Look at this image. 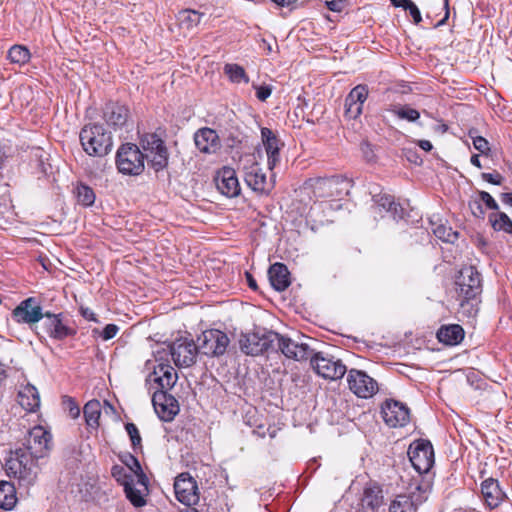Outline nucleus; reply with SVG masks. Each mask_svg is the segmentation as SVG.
<instances>
[{
  "label": "nucleus",
  "mask_w": 512,
  "mask_h": 512,
  "mask_svg": "<svg viewBox=\"0 0 512 512\" xmlns=\"http://www.w3.org/2000/svg\"><path fill=\"white\" fill-rule=\"evenodd\" d=\"M77 201L83 206H91L95 202V193L93 189L85 184H79L76 187Z\"/></svg>",
  "instance_id": "41"
},
{
  "label": "nucleus",
  "mask_w": 512,
  "mask_h": 512,
  "mask_svg": "<svg viewBox=\"0 0 512 512\" xmlns=\"http://www.w3.org/2000/svg\"><path fill=\"white\" fill-rule=\"evenodd\" d=\"M202 16V13L191 9L182 10L179 13L180 21L185 23L189 28L197 26L200 23Z\"/></svg>",
  "instance_id": "44"
},
{
  "label": "nucleus",
  "mask_w": 512,
  "mask_h": 512,
  "mask_svg": "<svg viewBox=\"0 0 512 512\" xmlns=\"http://www.w3.org/2000/svg\"><path fill=\"white\" fill-rule=\"evenodd\" d=\"M246 279H247L248 286L252 290L256 291L258 289L257 282L249 272H246Z\"/></svg>",
  "instance_id": "58"
},
{
  "label": "nucleus",
  "mask_w": 512,
  "mask_h": 512,
  "mask_svg": "<svg viewBox=\"0 0 512 512\" xmlns=\"http://www.w3.org/2000/svg\"><path fill=\"white\" fill-rule=\"evenodd\" d=\"M388 110L398 118L408 122H416L420 118V113L408 105H391Z\"/></svg>",
  "instance_id": "38"
},
{
  "label": "nucleus",
  "mask_w": 512,
  "mask_h": 512,
  "mask_svg": "<svg viewBox=\"0 0 512 512\" xmlns=\"http://www.w3.org/2000/svg\"><path fill=\"white\" fill-rule=\"evenodd\" d=\"M79 138L83 150L90 156L104 157L113 147L111 133L100 124L85 125L80 131Z\"/></svg>",
  "instance_id": "3"
},
{
  "label": "nucleus",
  "mask_w": 512,
  "mask_h": 512,
  "mask_svg": "<svg viewBox=\"0 0 512 512\" xmlns=\"http://www.w3.org/2000/svg\"><path fill=\"white\" fill-rule=\"evenodd\" d=\"M116 164L123 174L139 175L144 170V154L133 143L123 144L117 151Z\"/></svg>",
  "instance_id": "7"
},
{
  "label": "nucleus",
  "mask_w": 512,
  "mask_h": 512,
  "mask_svg": "<svg viewBox=\"0 0 512 512\" xmlns=\"http://www.w3.org/2000/svg\"><path fill=\"white\" fill-rule=\"evenodd\" d=\"M125 430L129 435L133 449L136 450L137 448H141L142 439L137 426L134 423H127L125 425Z\"/></svg>",
  "instance_id": "46"
},
{
  "label": "nucleus",
  "mask_w": 512,
  "mask_h": 512,
  "mask_svg": "<svg viewBox=\"0 0 512 512\" xmlns=\"http://www.w3.org/2000/svg\"><path fill=\"white\" fill-rule=\"evenodd\" d=\"M194 142L197 149L206 154L216 153L221 142L217 132L211 128H201L194 134Z\"/></svg>",
  "instance_id": "24"
},
{
  "label": "nucleus",
  "mask_w": 512,
  "mask_h": 512,
  "mask_svg": "<svg viewBox=\"0 0 512 512\" xmlns=\"http://www.w3.org/2000/svg\"><path fill=\"white\" fill-rule=\"evenodd\" d=\"M375 210L377 213L383 211L388 213L394 220L403 218L404 209L399 203L394 201L393 196L389 194H379L374 196Z\"/></svg>",
  "instance_id": "27"
},
{
  "label": "nucleus",
  "mask_w": 512,
  "mask_h": 512,
  "mask_svg": "<svg viewBox=\"0 0 512 512\" xmlns=\"http://www.w3.org/2000/svg\"><path fill=\"white\" fill-rule=\"evenodd\" d=\"M244 169L245 182L253 191L261 194H268L271 191L273 185L267 181L266 174L257 162Z\"/></svg>",
  "instance_id": "22"
},
{
  "label": "nucleus",
  "mask_w": 512,
  "mask_h": 512,
  "mask_svg": "<svg viewBox=\"0 0 512 512\" xmlns=\"http://www.w3.org/2000/svg\"><path fill=\"white\" fill-rule=\"evenodd\" d=\"M177 379V372L171 365H168L165 372H162V376L155 378V384L158 385V390H168L176 384Z\"/></svg>",
  "instance_id": "36"
},
{
  "label": "nucleus",
  "mask_w": 512,
  "mask_h": 512,
  "mask_svg": "<svg viewBox=\"0 0 512 512\" xmlns=\"http://www.w3.org/2000/svg\"><path fill=\"white\" fill-rule=\"evenodd\" d=\"M118 331L119 327L116 324H108L101 332V337L103 340H110L117 335Z\"/></svg>",
  "instance_id": "52"
},
{
  "label": "nucleus",
  "mask_w": 512,
  "mask_h": 512,
  "mask_svg": "<svg viewBox=\"0 0 512 512\" xmlns=\"http://www.w3.org/2000/svg\"><path fill=\"white\" fill-rule=\"evenodd\" d=\"M129 110L119 103H108L104 108V119L115 130L122 128L128 120Z\"/></svg>",
  "instance_id": "26"
},
{
  "label": "nucleus",
  "mask_w": 512,
  "mask_h": 512,
  "mask_svg": "<svg viewBox=\"0 0 512 512\" xmlns=\"http://www.w3.org/2000/svg\"><path fill=\"white\" fill-rule=\"evenodd\" d=\"M280 7H289L297 2V0H271Z\"/></svg>",
  "instance_id": "61"
},
{
  "label": "nucleus",
  "mask_w": 512,
  "mask_h": 512,
  "mask_svg": "<svg viewBox=\"0 0 512 512\" xmlns=\"http://www.w3.org/2000/svg\"><path fill=\"white\" fill-rule=\"evenodd\" d=\"M111 474L124 488L131 485V482L136 478L134 475L127 473L126 469L120 465H114L111 469Z\"/></svg>",
  "instance_id": "43"
},
{
  "label": "nucleus",
  "mask_w": 512,
  "mask_h": 512,
  "mask_svg": "<svg viewBox=\"0 0 512 512\" xmlns=\"http://www.w3.org/2000/svg\"><path fill=\"white\" fill-rule=\"evenodd\" d=\"M7 160V153L4 145L0 143V170L4 167Z\"/></svg>",
  "instance_id": "59"
},
{
  "label": "nucleus",
  "mask_w": 512,
  "mask_h": 512,
  "mask_svg": "<svg viewBox=\"0 0 512 512\" xmlns=\"http://www.w3.org/2000/svg\"><path fill=\"white\" fill-rule=\"evenodd\" d=\"M268 277L272 287L282 292L286 290L290 285V273L288 268L283 263H274L268 270Z\"/></svg>",
  "instance_id": "28"
},
{
  "label": "nucleus",
  "mask_w": 512,
  "mask_h": 512,
  "mask_svg": "<svg viewBox=\"0 0 512 512\" xmlns=\"http://www.w3.org/2000/svg\"><path fill=\"white\" fill-rule=\"evenodd\" d=\"M262 143L267 154V165L273 170L280 162V148L283 143L280 142L276 134L269 128L261 129Z\"/></svg>",
  "instance_id": "23"
},
{
  "label": "nucleus",
  "mask_w": 512,
  "mask_h": 512,
  "mask_svg": "<svg viewBox=\"0 0 512 512\" xmlns=\"http://www.w3.org/2000/svg\"><path fill=\"white\" fill-rule=\"evenodd\" d=\"M367 97L368 88L366 85L355 86L345 98V116L349 119H356L360 116Z\"/></svg>",
  "instance_id": "21"
},
{
  "label": "nucleus",
  "mask_w": 512,
  "mask_h": 512,
  "mask_svg": "<svg viewBox=\"0 0 512 512\" xmlns=\"http://www.w3.org/2000/svg\"><path fill=\"white\" fill-rule=\"evenodd\" d=\"M253 87L256 89V97L260 101H266L272 93V87L269 85H253Z\"/></svg>",
  "instance_id": "50"
},
{
  "label": "nucleus",
  "mask_w": 512,
  "mask_h": 512,
  "mask_svg": "<svg viewBox=\"0 0 512 512\" xmlns=\"http://www.w3.org/2000/svg\"><path fill=\"white\" fill-rule=\"evenodd\" d=\"M434 235L442 241L453 242L458 237V233L453 231L451 227L438 225L433 229Z\"/></svg>",
  "instance_id": "45"
},
{
  "label": "nucleus",
  "mask_w": 512,
  "mask_h": 512,
  "mask_svg": "<svg viewBox=\"0 0 512 512\" xmlns=\"http://www.w3.org/2000/svg\"><path fill=\"white\" fill-rule=\"evenodd\" d=\"M197 343L200 353L208 357H219L227 351L230 339L221 330L209 329L198 336Z\"/></svg>",
  "instance_id": "10"
},
{
  "label": "nucleus",
  "mask_w": 512,
  "mask_h": 512,
  "mask_svg": "<svg viewBox=\"0 0 512 512\" xmlns=\"http://www.w3.org/2000/svg\"><path fill=\"white\" fill-rule=\"evenodd\" d=\"M224 74L228 76L232 83H248L249 77L244 68L238 64L228 63L225 64Z\"/></svg>",
  "instance_id": "35"
},
{
  "label": "nucleus",
  "mask_w": 512,
  "mask_h": 512,
  "mask_svg": "<svg viewBox=\"0 0 512 512\" xmlns=\"http://www.w3.org/2000/svg\"><path fill=\"white\" fill-rule=\"evenodd\" d=\"M500 198L504 204L512 207V193H502Z\"/></svg>",
  "instance_id": "62"
},
{
  "label": "nucleus",
  "mask_w": 512,
  "mask_h": 512,
  "mask_svg": "<svg viewBox=\"0 0 512 512\" xmlns=\"http://www.w3.org/2000/svg\"><path fill=\"white\" fill-rule=\"evenodd\" d=\"M481 494L485 504L491 509L497 508L506 498L498 480L494 478H487L481 483Z\"/></svg>",
  "instance_id": "25"
},
{
  "label": "nucleus",
  "mask_w": 512,
  "mask_h": 512,
  "mask_svg": "<svg viewBox=\"0 0 512 512\" xmlns=\"http://www.w3.org/2000/svg\"><path fill=\"white\" fill-rule=\"evenodd\" d=\"M81 315L88 321L97 322L95 313L89 308H81Z\"/></svg>",
  "instance_id": "57"
},
{
  "label": "nucleus",
  "mask_w": 512,
  "mask_h": 512,
  "mask_svg": "<svg viewBox=\"0 0 512 512\" xmlns=\"http://www.w3.org/2000/svg\"><path fill=\"white\" fill-rule=\"evenodd\" d=\"M174 492L176 499L188 507L196 505L200 498L197 481L189 473H181L175 478Z\"/></svg>",
  "instance_id": "13"
},
{
  "label": "nucleus",
  "mask_w": 512,
  "mask_h": 512,
  "mask_svg": "<svg viewBox=\"0 0 512 512\" xmlns=\"http://www.w3.org/2000/svg\"><path fill=\"white\" fill-rule=\"evenodd\" d=\"M11 316L15 322L32 327L43 319L44 312L39 300L35 297H29L13 309Z\"/></svg>",
  "instance_id": "14"
},
{
  "label": "nucleus",
  "mask_w": 512,
  "mask_h": 512,
  "mask_svg": "<svg viewBox=\"0 0 512 512\" xmlns=\"http://www.w3.org/2000/svg\"><path fill=\"white\" fill-rule=\"evenodd\" d=\"M479 195H480V201L484 202L485 205L487 206V208H489L491 210H495V211L499 209L497 202L494 200V198L488 192L481 191L479 193Z\"/></svg>",
  "instance_id": "51"
},
{
  "label": "nucleus",
  "mask_w": 512,
  "mask_h": 512,
  "mask_svg": "<svg viewBox=\"0 0 512 512\" xmlns=\"http://www.w3.org/2000/svg\"><path fill=\"white\" fill-rule=\"evenodd\" d=\"M44 321L42 322V328L45 333L54 340H64L69 336H74L76 330L70 327L64 320L63 314L44 312Z\"/></svg>",
  "instance_id": "16"
},
{
  "label": "nucleus",
  "mask_w": 512,
  "mask_h": 512,
  "mask_svg": "<svg viewBox=\"0 0 512 512\" xmlns=\"http://www.w3.org/2000/svg\"><path fill=\"white\" fill-rule=\"evenodd\" d=\"M123 462L129 468L130 474L137 478V484H143L142 481L146 480L147 476L144 474L138 459L128 454L125 456V459H123Z\"/></svg>",
  "instance_id": "42"
},
{
  "label": "nucleus",
  "mask_w": 512,
  "mask_h": 512,
  "mask_svg": "<svg viewBox=\"0 0 512 512\" xmlns=\"http://www.w3.org/2000/svg\"><path fill=\"white\" fill-rule=\"evenodd\" d=\"M17 503L16 489L8 481H0V508L11 510Z\"/></svg>",
  "instance_id": "33"
},
{
  "label": "nucleus",
  "mask_w": 512,
  "mask_h": 512,
  "mask_svg": "<svg viewBox=\"0 0 512 512\" xmlns=\"http://www.w3.org/2000/svg\"><path fill=\"white\" fill-rule=\"evenodd\" d=\"M306 188L312 191L316 200L323 198H340L347 195L351 182L344 176L335 175L331 177H318L309 179Z\"/></svg>",
  "instance_id": "4"
},
{
  "label": "nucleus",
  "mask_w": 512,
  "mask_h": 512,
  "mask_svg": "<svg viewBox=\"0 0 512 512\" xmlns=\"http://www.w3.org/2000/svg\"><path fill=\"white\" fill-rule=\"evenodd\" d=\"M18 403L28 412H35L40 406V396L35 386L27 384L18 392Z\"/></svg>",
  "instance_id": "29"
},
{
  "label": "nucleus",
  "mask_w": 512,
  "mask_h": 512,
  "mask_svg": "<svg viewBox=\"0 0 512 512\" xmlns=\"http://www.w3.org/2000/svg\"><path fill=\"white\" fill-rule=\"evenodd\" d=\"M63 404L66 406V408L69 411V415L73 419L79 417V415H80V408H79V406L77 405V403L75 402V400L73 398L65 396L63 398Z\"/></svg>",
  "instance_id": "48"
},
{
  "label": "nucleus",
  "mask_w": 512,
  "mask_h": 512,
  "mask_svg": "<svg viewBox=\"0 0 512 512\" xmlns=\"http://www.w3.org/2000/svg\"><path fill=\"white\" fill-rule=\"evenodd\" d=\"M37 461V458L20 447L9 453L5 460V471L10 478L18 480L19 485L28 487L37 479L39 472Z\"/></svg>",
  "instance_id": "2"
},
{
  "label": "nucleus",
  "mask_w": 512,
  "mask_h": 512,
  "mask_svg": "<svg viewBox=\"0 0 512 512\" xmlns=\"http://www.w3.org/2000/svg\"><path fill=\"white\" fill-rule=\"evenodd\" d=\"M83 414L86 424L91 428L97 429L101 416L100 402L95 399L88 401L83 408Z\"/></svg>",
  "instance_id": "34"
},
{
  "label": "nucleus",
  "mask_w": 512,
  "mask_h": 512,
  "mask_svg": "<svg viewBox=\"0 0 512 512\" xmlns=\"http://www.w3.org/2000/svg\"><path fill=\"white\" fill-rule=\"evenodd\" d=\"M198 344L192 339L182 338L168 345L167 348L157 351L159 360H167L171 356L175 365L179 368L190 367L196 362L199 353Z\"/></svg>",
  "instance_id": "5"
},
{
  "label": "nucleus",
  "mask_w": 512,
  "mask_h": 512,
  "mask_svg": "<svg viewBox=\"0 0 512 512\" xmlns=\"http://www.w3.org/2000/svg\"><path fill=\"white\" fill-rule=\"evenodd\" d=\"M414 2L411 1V0H398V5H396V7H401L403 8L404 10H407V8H410V6L413 4Z\"/></svg>",
  "instance_id": "63"
},
{
  "label": "nucleus",
  "mask_w": 512,
  "mask_h": 512,
  "mask_svg": "<svg viewBox=\"0 0 512 512\" xmlns=\"http://www.w3.org/2000/svg\"><path fill=\"white\" fill-rule=\"evenodd\" d=\"M7 57L12 63L24 65L30 60L31 54L25 46L14 45L9 49Z\"/></svg>",
  "instance_id": "39"
},
{
  "label": "nucleus",
  "mask_w": 512,
  "mask_h": 512,
  "mask_svg": "<svg viewBox=\"0 0 512 512\" xmlns=\"http://www.w3.org/2000/svg\"><path fill=\"white\" fill-rule=\"evenodd\" d=\"M51 435L41 426H36L29 431L26 444L22 447L26 452L37 459L43 458L50 449Z\"/></svg>",
  "instance_id": "17"
},
{
  "label": "nucleus",
  "mask_w": 512,
  "mask_h": 512,
  "mask_svg": "<svg viewBox=\"0 0 512 512\" xmlns=\"http://www.w3.org/2000/svg\"><path fill=\"white\" fill-rule=\"evenodd\" d=\"M140 143L144 151V158L156 172L166 168L168 151L160 137L154 133H148L142 136Z\"/></svg>",
  "instance_id": "6"
},
{
  "label": "nucleus",
  "mask_w": 512,
  "mask_h": 512,
  "mask_svg": "<svg viewBox=\"0 0 512 512\" xmlns=\"http://www.w3.org/2000/svg\"><path fill=\"white\" fill-rule=\"evenodd\" d=\"M383 504V494L380 487L368 486L364 489L361 506L365 512H374Z\"/></svg>",
  "instance_id": "30"
},
{
  "label": "nucleus",
  "mask_w": 512,
  "mask_h": 512,
  "mask_svg": "<svg viewBox=\"0 0 512 512\" xmlns=\"http://www.w3.org/2000/svg\"><path fill=\"white\" fill-rule=\"evenodd\" d=\"M310 363L313 370L324 379H341L347 372L346 366L340 359L323 352H313Z\"/></svg>",
  "instance_id": "9"
},
{
  "label": "nucleus",
  "mask_w": 512,
  "mask_h": 512,
  "mask_svg": "<svg viewBox=\"0 0 512 512\" xmlns=\"http://www.w3.org/2000/svg\"><path fill=\"white\" fill-rule=\"evenodd\" d=\"M409 460L419 473H427L434 465V450L431 442L425 439L415 440L408 449Z\"/></svg>",
  "instance_id": "11"
},
{
  "label": "nucleus",
  "mask_w": 512,
  "mask_h": 512,
  "mask_svg": "<svg viewBox=\"0 0 512 512\" xmlns=\"http://www.w3.org/2000/svg\"><path fill=\"white\" fill-rule=\"evenodd\" d=\"M218 191L228 198L237 197L241 188L234 169L223 167L215 177Z\"/></svg>",
  "instance_id": "20"
},
{
  "label": "nucleus",
  "mask_w": 512,
  "mask_h": 512,
  "mask_svg": "<svg viewBox=\"0 0 512 512\" xmlns=\"http://www.w3.org/2000/svg\"><path fill=\"white\" fill-rule=\"evenodd\" d=\"M418 146L421 149H423L424 151H427V152H429L433 148V146H432V144H431V142L429 140H419L418 141Z\"/></svg>",
  "instance_id": "60"
},
{
  "label": "nucleus",
  "mask_w": 512,
  "mask_h": 512,
  "mask_svg": "<svg viewBox=\"0 0 512 512\" xmlns=\"http://www.w3.org/2000/svg\"><path fill=\"white\" fill-rule=\"evenodd\" d=\"M469 207L476 217H482L484 215V211L482 209V205L480 201L470 202Z\"/></svg>",
  "instance_id": "56"
},
{
  "label": "nucleus",
  "mask_w": 512,
  "mask_h": 512,
  "mask_svg": "<svg viewBox=\"0 0 512 512\" xmlns=\"http://www.w3.org/2000/svg\"><path fill=\"white\" fill-rule=\"evenodd\" d=\"M470 162L472 165L476 166L477 168H482V165H481V162L479 159V155H477V154L472 155Z\"/></svg>",
  "instance_id": "64"
},
{
  "label": "nucleus",
  "mask_w": 512,
  "mask_h": 512,
  "mask_svg": "<svg viewBox=\"0 0 512 512\" xmlns=\"http://www.w3.org/2000/svg\"><path fill=\"white\" fill-rule=\"evenodd\" d=\"M490 221L495 230L512 233V220L504 212L491 214Z\"/></svg>",
  "instance_id": "40"
},
{
  "label": "nucleus",
  "mask_w": 512,
  "mask_h": 512,
  "mask_svg": "<svg viewBox=\"0 0 512 512\" xmlns=\"http://www.w3.org/2000/svg\"><path fill=\"white\" fill-rule=\"evenodd\" d=\"M406 11H409L415 24H419L422 21L421 13H420L418 7L415 5V3H413L410 6V8H407Z\"/></svg>",
  "instance_id": "55"
},
{
  "label": "nucleus",
  "mask_w": 512,
  "mask_h": 512,
  "mask_svg": "<svg viewBox=\"0 0 512 512\" xmlns=\"http://www.w3.org/2000/svg\"><path fill=\"white\" fill-rule=\"evenodd\" d=\"M437 338L447 345H457L464 338V330L458 324L442 326L437 332Z\"/></svg>",
  "instance_id": "32"
},
{
  "label": "nucleus",
  "mask_w": 512,
  "mask_h": 512,
  "mask_svg": "<svg viewBox=\"0 0 512 512\" xmlns=\"http://www.w3.org/2000/svg\"><path fill=\"white\" fill-rule=\"evenodd\" d=\"M481 177L484 181L493 184V185H501L503 182V177L500 173H482Z\"/></svg>",
  "instance_id": "53"
},
{
  "label": "nucleus",
  "mask_w": 512,
  "mask_h": 512,
  "mask_svg": "<svg viewBox=\"0 0 512 512\" xmlns=\"http://www.w3.org/2000/svg\"><path fill=\"white\" fill-rule=\"evenodd\" d=\"M473 145L474 148L482 154H487L490 151L488 141L481 136L473 137Z\"/></svg>",
  "instance_id": "49"
},
{
  "label": "nucleus",
  "mask_w": 512,
  "mask_h": 512,
  "mask_svg": "<svg viewBox=\"0 0 512 512\" xmlns=\"http://www.w3.org/2000/svg\"><path fill=\"white\" fill-rule=\"evenodd\" d=\"M381 413L384 422L393 428L403 427L410 421L409 408L396 400H387L382 406Z\"/></svg>",
  "instance_id": "18"
},
{
  "label": "nucleus",
  "mask_w": 512,
  "mask_h": 512,
  "mask_svg": "<svg viewBox=\"0 0 512 512\" xmlns=\"http://www.w3.org/2000/svg\"><path fill=\"white\" fill-rule=\"evenodd\" d=\"M277 333L267 331L264 333H250L243 335L239 341L240 349L247 355L258 356L263 353L274 352Z\"/></svg>",
  "instance_id": "8"
},
{
  "label": "nucleus",
  "mask_w": 512,
  "mask_h": 512,
  "mask_svg": "<svg viewBox=\"0 0 512 512\" xmlns=\"http://www.w3.org/2000/svg\"><path fill=\"white\" fill-rule=\"evenodd\" d=\"M302 339L306 341H296L277 333L274 352L280 351L287 358L294 359L296 361L310 359L314 349L310 347V344L307 341H311V339L304 336Z\"/></svg>",
  "instance_id": "12"
},
{
  "label": "nucleus",
  "mask_w": 512,
  "mask_h": 512,
  "mask_svg": "<svg viewBox=\"0 0 512 512\" xmlns=\"http://www.w3.org/2000/svg\"><path fill=\"white\" fill-rule=\"evenodd\" d=\"M389 512H416V505L410 496L398 495L390 504Z\"/></svg>",
  "instance_id": "37"
},
{
  "label": "nucleus",
  "mask_w": 512,
  "mask_h": 512,
  "mask_svg": "<svg viewBox=\"0 0 512 512\" xmlns=\"http://www.w3.org/2000/svg\"><path fill=\"white\" fill-rule=\"evenodd\" d=\"M347 382L349 389L361 398H370L378 391L376 380L362 370H349Z\"/></svg>",
  "instance_id": "15"
},
{
  "label": "nucleus",
  "mask_w": 512,
  "mask_h": 512,
  "mask_svg": "<svg viewBox=\"0 0 512 512\" xmlns=\"http://www.w3.org/2000/svg\"><path fill=\"white\" fill-rule=\"evenodd\" d=\"M326 6L330 11L341 12L346 6V0H331L326 2Z\"/></svg>",
  "instance_id": "54"
},
{
  "label": "nucleus",
  "mask_w": 512,
  "mask_h": 512,
  "mask_svg": "<svg viewBox=\"0 0 512 512\" xmlns=\"http://www.w3.org/2000/svg\"><path fill=\"white\" fill-rule=\"evenodd\" d=\"M142 483L143 484H137V478H135L131 482V485L124 488L126 497L135 507H142L146 503L144 496L148 492V478L143 480Z\"/></svg>",
  "instance_id": "31"
},
{
  "label": "nucleus",
  "mask_w": 512,
  "mask_h": 512,
  "mask_svg": "<svg viewBox=\"0 0 512 512\" xmlns=\"http://www.w3.org/2000/svg\"><path fill=\"white\" fill-rule=\"evenodd\" d=\"M156 360L159 362L157 366L154 367V370L151 374H149L148 378H147V381L149 383H155V378L157 377H161L162 376V372H165V368L166 366H168V361L167 360H159V357L158 355L156 354Z\"/></svg>",
  "instance_id": "47"
},
{
  "label": "nucleus",
  "mask_w": 512,
  "mask_h": 512,
  "mask_svg": "<svg viewBox=\"0 0 512 512\" xmlns=\"http://www.w3.org/2000/svg\"><path fill=\"white\" fill-rule=\"evenodd\" d=\"M455 284L462 313L468 317L476 316L477 297L482 291L480 273L473 266L463 267L459 271Z\"/></svg>",
  "instance_id": "1"
},
{
  "label": "nucleus",
  "mask_w": 512,
  "mask_h": 512,
  "mask_svg": "<svg viewBox=\"0 0 512 512\" xmlns=\"http://www.w3.org/2000/svg\"><path fill=\"white\" fill-rule=\"evenodd\" d=\"M152 402L155 412L163 421H172L179 412L178 401L166 390H156L153 393Z\"/></svg>",
  "instance_id": "19"
}]
</instances>
